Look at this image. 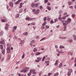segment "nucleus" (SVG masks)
I'll return each instance as SVG.
<instances>
[{"mask_svg":"<svg viewBox=\"0 0 76 76\" xmlns=\"http://www.w3.org/2000/svg\"><path fill=\"white\" fill-rule=\"evenodd\" d=\"M32 11L34 13V14H36V15H38L39 12V10L38 9L36 11V9H33L32 10Z\"/></svg>","mask_w":76,"mask_h":76,"instance_id":"nucleus-1","label":"nucleus"},{"mask_svg":"<svg viewBox=\"0 0 76 76\" xmlns=\"http://www.w3.org/2000/svg\"><path fill=\"white\" fill-rule=\"evenodd\" d=\"M61 22L62 23H63L64 26H67V24H69L67 21L65 20H62L61 21Z\"/></svg>","mask_w":76,"mask_h":76,"instance_id":"nucleus-2","label":"nucleus"},{"mask_svg":"<svg viewBox=\"0 0 76 76\" xmlns=\"http://www.w3.org/2000/svg\"><path fill=\"white\" fill-rule=\"evenodd\" d=\"M29 68L28 67H26L25 68H24L23 69V70H21V72H23L24 73L26 72H27V70L29 69Z\"/></svg>","mask_w":76,"mask_h":76,"instance_id":"nucleus-3","label":"nucleus"},{"mask_svg":"<svg viewBox=\"0 0 76 76\" xmlns=\"http://www.w3.org/2000/svg\"><path fill=\"white\" fill-rule=\"evenodd\" d=\"M69 71L68 72L67 75L68 76H70L71 75V73L73 72V70L72 69H69Z\"/></svg>","mask_w":76,"mask_h":76,"instance_id":"nucleus-4","label":"nucleus"},{"mask_svg":"<svg viewBox=\"0 0 76 76\" xmlns=\"http://www.w3.org/2000/svg\"><path fill=\"white\" fill-rule=\"evenodd\" d=\"M10 6L11 7H13V3L12 2L10 1L9 3Z\"/></svg>","mask_w":76,"mask_h":76,"instance_id":"nucleus-5","label":"nucleus"},{"mask_svg":"<svg viewBox=\"0 0 76 76\" xmlns=\"http://www.w3.org/2000/svg\"><path fill=\"white\" fill-rule=\"evenodd\" d=\"M7 52L8 53H9L10 52V48H7Z\"/></svg>","mask_w":76,"mask_h":76,"instance_id":"nucleus-6","label":"nucleus"},{"mask_svg":"<svg viewBox=\"0 0 76 76\" xmlns=\"http://www.w3.org/2000/svg\"><path fill=\"white\" fill-rule=\"evenodd\" d=\"M31 6L32 7H33V8H35V4L32 3L31 4Z\"/></svg>","mask_w":76,"mask_h":76,"instance_id":"nucleus-7","label":"nucleus"},{"mask_svg":"<svg viewBox=\"0 0 76 76\" xmlns=\"http://www.w3.org/2000/svg\"><path fill=\"white\" fill-rule=\"evenodd\" d=\"M21 1H22V0H18L17 1L15 2V4H19V3H20Z\"/></svg>","mask_w":76,"mask_h":76,"instance_id":"nucleus-8","label":"nucleus"},{"mask_svg":"<svg viewBox=\"0 0 76 76\" xmlns=\"http://www.w3.org/2000/svg\"><path fill=\"white\" fill-rule=\"evenodd\" d=\"M5 42V41L4 40H2V41H1L0 42V44H4Z\"/></svg>","mask_w":76,"mask_h":76,"instance_id":"nucleus-9","label":"nucleus"},{"mask_svg":"<svg viewBox=\"0 0 76 76\" xmlns=\"http://www.w3.org/2000/svg\"><path fill=\"white\" fill-rule=\"evenodd\" d=\"M26 20H29V21L31 20H32V18L29 17H28L27 18H26Z\"/></svg>","mask_w":76,"mask_h":76,"instance_id":"nucleus-10","label":"nucleus"},{"mask_svg":"<svg viewBox=\"0 0 76 76\" xmlns=\"http://www.w3.org/2000/svg\"><path fill=\"white\" fill-rule=\"evenodd\" d=\"M23 5V3H20V6L19 7L20 8H20H22V7Z\"/></svg>","mask_w":76,"mask_h":76,"instance_id":"nucleus-11","label":"nucleus"},{"mask_svg":"<svg viewBox=\"0 0 76 76\" xmlns=\"http://www.w3.org/2000/svg\"><path fill=\"white\" fill-rule=\"evenodd\" d=\"M62 18L61 17V15H60L58 17V19L60 20V21H61L62 20Z\"/></svg>","mask_w":76,"mask_h":76,"instance_id":"nucleus-12","label":"nucleus"},{"mask_svg":"<svg viewBox=\"0 0 76 76\" xmlns=\"http://www.w3.org/2000/svg\"><path fill=\"white\" fill-rule=\"evenodd\" d=\"M73 37L74 38V41H76V36L75 34H73Z\"/></svg>","mask_w":76,"mask_h":76,"instance_id":"nucleus-13","label":"nucleus"},{"mask_svg":"<svg viewBox=\"0 0 76 76\" xmlns=\"http://www.w3.org/2000/svg\"><path fill=\"white\" fill-rule=\"evenodd\" d=\"M59 38L60 39H64L66 38V37H59Z\"/></svg>","mask_w":76,"mask_h":76,"instance_id":"nucleus-14","label":"nucleus"},{"mask_svg":"<svg viewBox=\"0 0 76 76\" xmlns=\"http://www.w3.org/2000/svg\"><path fill=\"white\" fill-rule=\"evenodd\" d=\"M66 21L68 22V23H69L71 22V19L70 18H69L68 19L67 21Z\"/></svg>","mask_w":76,"mask_h":76,"instance_id":"nucleus-15","label":"nucleus"},{"mask_svg":"<svg viewBox=\"0 0 76 76\" xmlns=\"http://www.w3.org/2000/svg\"><path fill=\"white\" fill-rule=\"evenodd\" d=\"M7 21L6 19H5V20H4V19H2L1 20V22H7Z\"/></svg>","mask_w":76,"mask_h":76,"instance_id":"nucleus-16","label":"nucleus"},{"mask_svg":"<svg viewBox=\"0 0 76 76\" xmlns=\"http://www.w3.org/2000/svg\"><path fill=\"white\" fill-rule=\"evenodd\" d=\"M35 71V69H31L30 71V73H33V72H34Z\"/></svg>","mask_w":76,"mask_h":76,"instance_id":"nucleus-17","label":"nucleus"},{"mask_svg":"<svg viewBox=\"0 0 76 76\" xmlns=\"http://www.w3.org/2000/svg\"><path fill=\"white\" fill-rule=\"evenodd\" d=\"M40 4L39 3H37L35 4V7H37Z\"/></svg>","mask_w":76,"mask_h":76,"instance_id":"nucleus-18","label":"nucleus"},{"mask_svg":"<svg viewBox=\"0 0 76 76\" xmlns=\"http://www.w3.org/2000/svg\"><path fill=\"white\" fill-rule=\"evenodd\" d=\"M1 52L2 53V54H3L4 55V54H5V50L4 49H3L1 51Z\"/></svg>","mask_w":76,"mask_h":76,"instance_id":"nucleus-19","label":"nucleus"},{"mask_svg":"<svg viewBox=\"0 0 76 76\" xmlns=\"http://www.w3.org/2000/svg\"><path fill=\"white\" fill-rule=\"evenodd\" d=\"M58 60H57L55 64V66H57V65H58Z\"/></svg>","mask_w":76,"mask_h":76,"instance_id":"nucleus-20","label":"nucleus"},{"mask_svg":"<svg viewBox=\"0 0 76 76\" xmlns=\"http://www.w3.org/2000/svg\"><path fill=\"white\" fill-rule=\"evenodd\" d=\"M23 56L22 57V59L24 58V57H25V53H23Z\"/></svg>","mask_w":76,"mask_h":76,"instance_id":"nucleus-21","label":"nucleus"},{"mask_svg":"<svg viewBox=\"0 0 76 76\" xmlns=\"http://www.w3.org/2000/svg\"><path fill=\"white\" fill-rule=\"evenodd\" d=\"M37 50V48H35L33 49V51L34 52H36Z\"/></svg>","mask_w":76,"mask_h":76,"instance_id":"nucleus-22","label":"nucleus"},{"mask_svg":"<svg viewBox=\"0 0 76 76\" xmlns=\"http://www.w3.org/2000/svg\"><path fill=\"white\" fill-rule=\"evenodd\" d=\"M36 56H39V55H40L41 54V53L40 52H37L35 54Z\"/></svg>","mask_w":76,"mask_h":76,"instance_id":"nucleus-23","label":"nucleus"},{"mask_svg":"<svg viewBox=\"0 0 76 76\" xmlns=\"http://www.w3.org/2000/svg\"><path fill=\"white\" fill-rule=\"evenodd\" d=\"M19 16H20V14H17L15 16V18H19Z\"/></svg>","mask_w":76,"mask_h":76,"instance_id":"nucleus-24","label":"nucleus"},{"mask_svg":"<svg viewBox=\"0 0 76 76\" xmlns=\"http://www.w3.org/2000/svg\"><path fill=\"white\" fill-rule=\"evenodd\" d=\"M37 59L39 61V60H41V59H42V57H37Z\"/></svg>","mask_w":76,"mask_h":76,"instance_id":"nucleus-25","label":"nucleus"},{"mask_svg":"<svg viewBox=\"0 0 76 76\" xmlns=\"http://www.w3.org/2000/svg\"><path fill=\"white\" fill-rule=\"evenodd\" d=\"M13 29L15 30H16V29H17V26H14L13 28Z\"/></svg>","mask_w":76,"mask_h":76,"instance_id":"nucleus-26","label":"nucleus"},{"mask_svg":"<svg viewBox=\"0 0 76 76\" xmlns=\"http://www.w3.org/2000/svg\"><path fill=\"white\" fill-rule=\"evenodd\" d=\"M63 65V64L62 63H61L58 66V67H62V65Z\"/></svg>","mask_w":76,"mask_h":76,"instance_id":"nucleus-27","label":"nucleus"},{"mask_svg":"<svg viewBox=\"0 0 76 76\" xmlns=\"http://www.w3.org/2000/svg\"><path fill=\"white\" fill-rule=\"evenodd\" d=\"M0 49L1 50H3V45H0Z\"/></svg>","mask_w":76,"mask_h":76,"instance_id":"nucleus-28","label":"nucleus"},{"mask_svg":"<svg viewBox=\"0 0 76 76\" xmlns=\"http://www.w3.org/2000/svg\"><path fill=\"white\" fill-rule=\"evenodd\" d=\"M3 35V31H2L0 33V36H1V35Z\"/></svg>","mask_w":76,"mask_h":76,"instance_id":"nucleus-29","label":"nucleus"},{"mask_svg":"<svg viewBox=\"0 0 76 76\" xmlns=\"http://www.w3.org/2000/svg\"><path fill=\"white\" fill-rule=\"evenodd\" d=\"M45 37L42 38L40 40V41H43V40H45Z\"/></svg>","mask_w":76,"mask_h":76,"instance_id":"nucleus-30","label":"nucleus"},{"mask_svg":"<svg viewBox=\"0 0 76 76\" xmlns=\"http://www.w3.org/2000/svg\"><path fill=\"white\" fill-rule=\"evenodd\" d=\"M59 48H64V47L62 45H60L59 47Z\"/></svg>","mask_w":76,"mask_h":76,"instance_id":"nucleus-31","label":"nucleus"},{"mask_svg":"<svg viewBox=\"0 0 76 76\" xmlns=\"http://www.w3.org/2000/svg\"><path fill=\"white\" fill-rule=\"evenodd\" d=\"M23 35H28V33L27 32H26L25 33H23Z\"/></svg>","mask_w":76,"mask_h":76,"instance_id":"nucleus-32","label":"nucleus"},{"mask_svg":"<svg viewBox=\"0 0 76 76\" xmlns=\"http://www.w3.org/2000/svg\"><path fill=\"white\" fill-rule=\"evenodd\" d=\"M68 4L69 5H71V4H72L73 2H69L68 3Z\"/></svg>","mask_w":76,"mask_h":76,"instance_id":"nucleus-33","label":"nucleus"},{"mask_svg":"<svg viewBox=\"0 0 76 76\" xmlns=\"http://www.w3.org/2000/svg\"><path fill=\"white\" fill-rule=\"evenodd\" d=\"M46 23H47L46 22H44V23L42 24V26H44L45 25Z\"/></svg>","mask_w":76,"mask_h":76,"instance_id":"nucleus-34","label":"nucleus"},{"mask_svg":"<svg viewBox=\"0 0 76 76\" xmlns=\"http://www.w3.org/2000/svg\"><path fill=\"white\" fill-rule=\"evenodd\" d=\"M24 42H25L24 40H22L21 41L20 44H23V43H24Z\"/></svg>","mask_w":76,"mask_h":76,"instance_id":"nucleus-35","label":"nucleus"},{"mask_svg":"<svg viewBox=\"0 0 76 76\" xmlns=\"http://www.w3.org/2000/svg\"><path fill=\"white\" fill-rule=\"evenodd\" d=\"M47 9L48 10H51V8L50 7H49L48 6H47Z\"/></svg>","mask_w":76,"mask_h":76,"instance_id":"nucleus-36","label":"nucleus"},{"mask_svg":"<svg viewBox=\"0 0 76 76\" xmlns=\"http://www.w3.org/2000/svg\"><path fill=\"white\" fill-rule=\"evenodd\" d=\"M37 20L36 18H31V20Z\"/></svg>","mask_w":76,"mask_h":76,"instance_id":"nucleus-37","label":"nucleus"},{"mask_svg":"<svg viewBox=\"0 0 76 76\" xmlns=\"http://www.w3.org/2000/svg\"><path fill=\"white\" fill-rule=\"evenodd\" d=\"M72 39H70L69 40V43H71V42H72Z\"/></svg>","mask_w":76,"mask_h":76,"instance_id":"nucleus-38","label":"nucleus"},{"mask_svg":"<svg viewBox=\"0 0 76 76\" xmlns=\"http://www.w3.org/2000/svg\"><path fill=\"white\" fill-rule=\"evenodd\" d=\"M23 11V10H22V9H21L20 10L19 12H20V13H22V12Z\"/></svg>","mask_w":76,"mask_h":76,"instance_id":"nucleus-39","label":"nucleus"},{"mask_svg":"<svg viewBox=\"0 0 76 76\" xmlns=\"http://www.w3.org/2000/svg\"><path fill=\"white\" fill-rule=\"evenodd\" d=\"M35 62H36L37 63H38V62H39V61L38 60H35Z\"/></svg>","mask_w":76,"mask_h":76,"instance_id":"nucleus-40","label":"nucleus"},{"mask_svg":"<svg viewBox=\"0 0 76 76\" xmlns=\"http://www.w3.org/2000/svg\"><path fill=\"white\" fill-rule=\"evenodd\" d=\"M45 58V56H44L42 59V61H44V59Z\"/></svg>","mask_w":76,"mask_h":76,"instance_id":"nucleus-41","label":"nucleus"},{"mask_svg":"<svg viewBox=\"0 0 76 76\" xmlns=\"http://www.w3.org/2000/svg\"><path fill=\"white\" fill-rule=\"evenodd\" d=\"M31 25H35V23H31Z\"/></svg>","mask_w":76,"mask_h":76,"instance_id":"nucleus-42","label":"nucleus"},{"mask_svg":"<svg viewBox=\"0 0 76 76\" xmlns=\"http://www.w3.org/2000/svg\"><path fill=\"white\" fill-rule=\"evenodd\" d=\"M49 62H50V61H45V63H46L47 64L49 63Z\"/></svg>","mask_w":76,"mask_h":76,"instance_id":"nucleus-43","label":"nucleus"},{"mask_svg":"<svg viewBox=\"0 0 76 76\" xmlns=\"http://www.w3.org/2000/svg\"><path fill=\"white\" fill-rule=\"evenodd\" d=\"M43 20L44 21H45L47 20V18L46 17H45L43 18Z\"/></svg>","mask_w":76,"mask_h":76,"instance_id":"nucleus-44","label":"nucleus"},{"mask_svg":"<svg viewBox=\"0 0 76 76\" xmlns=\"http://www.w3.org/2000/svg\"><path fill=\"white\" fill-rule=\"evenodd\" d=\"M59 53H60V54H63V53H64V52L61 51L59 52Z\"/></svg>","mask_w":76,"mask_h":76,"instance_id":"nucleus-45","label":"nucleus"},{"mask_svg":"<svg viewBox=\"0 0 76 76\" xmlns=\"http://www.w3.org/2000/svg\"><path fill=\"white\" fill-rule=\"evenodd\" d=\"M31 73L30 72V73H28V74L27 75L28 76H30L31 75Z\"/></svg>","mask_w":76,"mask_h":76,"instance_id":"nucleus-46","label":"nucleus"},{"mask_svg":"<svg viewBox=\"0 0 76 76\" xmlns=\"http://www.w3.org/2000/svg\"><path fill=\"white\" fill-rule=\"evenodd\" d=\"M59 14H61V13H62V11L61 10H60L59 11Z\"/></svg>","mask_w":76,"mask_h":76,"instance_id":"nucleus-47","label":"nucleus"},{"mask_svg":"<svg viewBox=\"0 0 76 76\" xmlns=\"http://www.w3.org/2000/svg\"><path fill=\"white\" fill-rule=\"evenodd\" d=\"M30 45L31 46V47H32V42L31 41L30 43Z\"/></svg>","mask_w":76,"mask_h":76,"instance_id":"nucleus-48","label":"nucleus"},{"mask_svg":"<svg viewBox=\"0 0 76 76\" xmlns=\"http://www.w3.org/2000/svg\"><path fill=\"white\" fill-rule=\"evenodd\" d=\"M51 73H49L48 74V76H51Z\"/></svg>","mask_w":76,"mask_h":76,"instance_id":"nucleus-49","label":"nucleus"},{"mask_svg":"<svg viewBox=\"0 0 76 76\" xmlns=\"http://www.w3.org/2000/svg\"><path fill=\"white\" fill-rule=\"evenodd\" d=\"M8 27L7 26H6L5 27V29H6V31H7V29L8 28Z\"/></svg>","mask_w":76,"mask_h":76,"instance_id":"nucleus-50","label":"nucleus"},{"mask_svg":"<svg viewBox=\"0 0 76 76\" xmlns=\"http://www.w3.org/2000/svg\"><path fill=\"white\" fill-rule=\"evenodd\" d=\"M72 18H75V14H72Z\"/></svg>","mask_w":76,"mask_h":76,"instance_id":"nucleus-51","label":"nucleus"},{"mask_svg":"<svg viewBox=\"0 0 76 76\" xmlns=\"http://www.w3.org/2000/svg\"><path fill=\"white\" fill-rule=\"evenodd\" d=\"M48 2V0H45V3H47Z\"/></svg>","mask_w":76,"mask_h":76,"instance_id":"nucleus-52","label":"nucleus"},{"mask_svg":"<svg viewBox=\"0 0 76 76\" xmlns=\"http://www.w3.org/2000/svg\"><path fill=\"white\" fill-rule=\"evenodd\" d=\"M66 17L65 16L62 18V19H64V20H65V19H66Z\"/></svg>","mask_w":76,"mask_h":76,"instance_id":"nucleus-53","label":"nucleus"},{"mask_svg":"<svg viewBox=\"0 0 76 76\" xmlns=\"http://www.w3.org/2000/svg\"><path fill=\"white\" fill-rule=\"evenodd\" d=\"M45 27H46V28H49V26H48L46 25L45 26Z\"/></svg>","mask_w":76,"mask_h":76,"instance_id":"nucleus-54","label":"nucleus"},{"mask_svg":"<svg viewBox=\"0 0 76 76\" xmlns=\"http://www.w3.org/2000/svg\"><path fill=\"white\" fill-rule=\"evenodd\" d=\"M39 36H36V39H37L38 38H39Z\"/></svg>","mask_w":76,"mask_h":76,"instance_id":"nucleus-55","label":"nucleus"},{"mask_svg":"<svg viewBox=\"0 0 76 76\" xmlns=\"http://www.w3.org/2000/svg\"><path fill=\"white\" fill-rule=\"evenodd\" d=\"M50 23H54V22L53 21L51 20L50 21Z\"/></svg>","mask_w":76,"mask_h":76,"instance_id":"nucleus-56","label":"nucleus"},{"mask_svg":"<svg viewBox=\"0 0 76 76\" xmlns=\"http://www.w3.org/2000/svg\"><path fill=\"white\" fill-rule=\"evenodd\" d=\"M39 8L40 10H42V6H41Z\"/></svg>","mask_w":76,"mask_h":76,"instance_id":"nucleus-57","label":"nucleus"},{"mask_svg":"<svg viewBox=\"0 0 76 76\" xmlns=\"http://www.w3.org/2000/svg\"><path fill=\"white\" fill-rule=\"evenodd\" d=\"M56 51H57L58 53H60V51L58 49H56Z\"/></svg>","mask_w":76,"mask_h":76,"instance_id":"nucleus-58","label":"nucleus"},{"mask_svg":"<svg viewBox=\"0 0 76 76\" xmlns=\"http://www.w3.org/2000/svg\"><path fill=\"white\" fill-rule=\"evenodd\" d=\"M6 26L9 27V24H8V23H6Z\"/></svg>","mask_w":76,"mask_h":76,"instance_id":"nucleus-59","label":"nucleus"},{"mask_svg":"<svg viewBox=\"0 0 76 76\" xmlns=\"http://www.w3.org/2000/svg\"><path fill=\"white\" fill-rule=\"evenodd\" d=\"M31 42H32V43H34L35 42V40H33Z\"/></svg>","mask_w":76,"mask_h":76,"instance_id":"nucleus-60","label":"nucleus"},{"mask_svg":"<svg viewBox=\"0 0 76 76\" xmlns=\"http://www.w3.org/2000/svg\"><path fill=\"white\" fill-rule=\"evenodd\" d=\"M69 8L70 9H72L73 8V7L72 6H71L69 7Z\"/></svg>","mask_w":76,"mask_h":76,"instance_id":"nucleus-61","label":"nucleus"},{"mask_svg":"<svg viewBox=\"0 0 76 76\" xmlns=\"http://www.w3.org/2000/svg\"><path fill=\"white\" fill-rule=\"evenodd\" d=\"M14 38L15 39H18V37L16 36H15L14 37Z\"/></svg>","mask_w":76,"mask_h":76,"instance_id":"nucleus-62","label":"nucleus"},{"mask_svg":"<svg viewBox=\"0 0 76 76\" xmlns=\"http://www.w3.org/2000/svg\"><path fill=\"white\" fill-rule=\"evenodd\" d=\"M50 18H48V19H47V20L48 21H50Z\"/></svg>","mask_w":76,"mask_h":76,"instance_id":"nucleus-63","label":"nucleus"},{"mask_svg":"<svg viewBox=\"0 0 76 76\" xmlns=\"http://www.w3.org/2000/svg\"><path fill=\"white\" fill-rule=\"evenodd\" d=\"M3 60H4V58H2L1 61H3Z\"/></svg>","mask_w":76,"mask_h":76,"instance_id":"nucleus-64","label":"nucleus"}]
</instances>
